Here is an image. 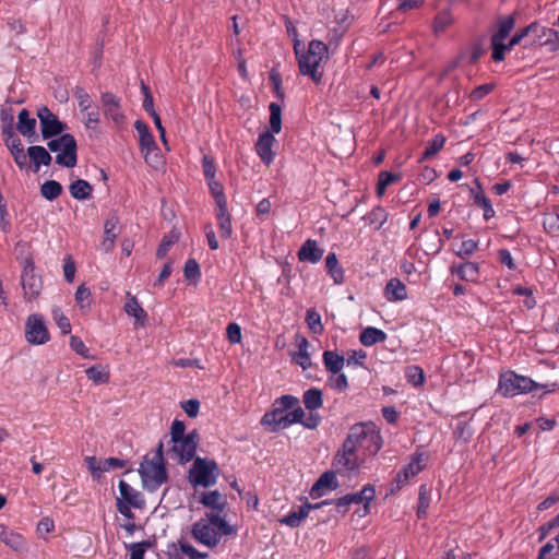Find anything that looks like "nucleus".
Segmentation results:
<instances>
[{"label":"nucleus","mask_w":559,"mask_h":559,"mask_svg":"<svg viewBox=\"0 0 559 559\" xmlns=\"http://www.w3.org/2000/svg\"><path fill=\"white\" fill-rule=\"evenodd\" d=\"M299 404V400L294 395H282L276 399L272 405V408H278L284 413H288V409L294 408Z\"/></svg>","instance_id":"603ef678"},{"label":"nucleus","mask_w":559,"mask_h":559,"mask_svg":"<svg viewBox=\"0 0 559 559\" xmlns=\"http://www.w3.org/2000/svg\"><path fill=\"white\" fill-rule=\"evenodd\" d=\"M261 424L271 432H276L289 427L287 413L278 408H272L270 412H266L261 419Z\"/></svg>","instance_id":"a211bd4d"},{"label":"nucleus","mask_w":559,"mask_h":559,"mask_svg":"<svg viewBox=\"0 0 559 559\" xmlns=\"http://www.w3.org/2000/svg\"><path fill=\"white\" fill-rule=\"evenodd\" d=\"M324 250L313 239H307L298 251L300 262L318 263L323 257Z\"/></svg>","instance_id":"aec40b11"},{"label":"nucleus","mask_w":559,"mask_h":559,"mask_svg":"<svg viewBox=\"0 0 559 559\" xmlns=\"http://www.w3.org/2000/svg\"><path fill=\"white\" fill-rule=\"evenodd\" d=\"M134 129L136 130V132L139 134L140 151L141 152H145L146 150L154 151L155 146H157V144L155 142V139H154L152 132L150 131L148 126L142 120H136L134 122Z\"/></svg>","instance_id":"393cba45"},{"label":"nucleus","mask_w":559,"mask_h":559,"mask_svg":"<svg viewBox=\"0 0 559 559\" xmlns=\"http://www.w3.org/2000/svg\"><path fill=\"white\" fill-rule=\"evenodd\" d=\"M275 142L276 139L274 138V134L270 131H264L259 135L254 145L258 156L265 166H270L274 160L275 152L273 151V146Z\"/></svg>","instance_id":"4468645a"},{"label":"nucleus","mask_w":559,"mask_h":559,"mask_svg":"<svg viewBox=\"0 0 559 559\" xmlns=\"http://www.w3.org/2000/svg\"><path fill=\"white\" fill-rule=\"evenodd\" d=\"M536 28V22L531 23L530 25L519 29L509 40L508 47L510 51L516 45H519L526 36L532 34V32Z\"/></svg>","instance_id":"e2e57ef3"},{"label":"nucleus","mask_w":559,"mask_h":559,"mask_svg":"<svg viewBox=\"0 0 559 559\" xmlns=\"http://www.w3.org/2000/svg\"><path fill=\"white\" fill-rule=\"evenodd\" d=\"M183 275L187 281L197 282L201 277L200 265L194 259H188L185 263Z\"/></svg>","instance_id":"6e6d98bb"},{"label":"nucleus","mask_w":559,"mask_h":559,"mask_svg":"<svg viewBox=\"0 0 559 559\" xmlns=\"http://www.w3.org/2000/svg\"><path fill=\"white\" fill-rule=\"evenodd\" d=\"M515 26L514 15H508L498 20V31L492 35L493 37L506 39Z\"/></svg>","instance_id":"79ce46f5"},{"label":"nucleus","mask_w":559,"mask_h":559,"mask_svg":"<svg viewBox=\"0 0 559 559\" xmlns=\"http://www.w3.org/2000/svg\"><path fill=\"white\" fill-rule=\"evenodd\" d=\"M421 461L423 454H417L411 463L405 465L402 471L397 473L391 490H400L411 478L415 477L423 469Z\"/></svg>","instance_id":"dca6fc26"},{"label":"nucleus","mask_w":559,"mask_h":559,"mask_svg":"<svg viewBox=\"0 0 559 559\" xmlns=\"http://www.w3.org/2000/svg\"><path fill=\"white\" fill-rule=\"evenodd\" d=\"M309 342L301 337L298 343V352L294 355L293 361L299 365L304 370L311 366L310 354L308 353Z\"/></svg>","instance_id":"e433bc0d"},{"label":"nucleus","mask_w":559,"mask_h":559,"mask_svg":"<svg viewBox=\"0 0 559 559\" xmlns=\"http://www.w3.org/2000/svg\"><path fill=\"white\" fill-rule=\"evenodd\" d=\"M445 138L442 134H437L432 140L428 141L419 160L424 162L432 158L443 148Z\"/></svg>","instance_id":"4c0bfd02"},{"label":"nucleus","mask_w":559,"mask_h":559,"mask_svg":"<svg viewBox=\"0 0 559 559\" xmlns=\"http://www.w3.org/2000/svg\"><path fill=\"white\" fill-rule=\"evenodd\" d=\"M140 473L145 487L156 490L167 481V472L163 462V443H159L156 452V460H145L140 466Z\"/></svg>","instance_id":"0eeeda50"},{"label":"nucleus","mask_w":559,"mask_h":559,"mask_svg":"<svg viewBox=\"0 0 559 559\" xmlns=\"http://www.w3.org/2000/svg\"><path fill=\"white\" fill-rule=\"evenodd\" d=\"M356 450L362 449L366 453L374 455L382 447V438L372 423H358L350 427L346 437Z\"/></svg>","instance_id":"20e7f679"},{"label":"nucleus","mask_w":559,"mask_h":559,"mask_svg":"<svg viewBox=\"0 0 559 559\" xmlns=\"http://www.w3.org/2000/svg\"><path fill=\"white\" fill-rule=\"evenodd\" d=\"M179 239V236L178 234L171 231L169 233L168 235H165L163 238H162V241L156 250V257L158 259H163L167 255V253L169 252L170 248L178 241Z\"/></svg>","instance_id":"49530a36"},{"label":"nucleus","mask_w":559,"mask_h":559,"mask_svg":"<svg viewBox=\"0 0 559 559\" xmlns=\"http://www.w3.org/2000/svg\"><path fill=\"white\" fill-rule=\"evenodd\" d=\"M325 269L328 274L332 277L335 285L344 283V270L340 265L337 257L334 252H330L325 258Z\"/></svg>","instance_id":"c756f323"},{"label":"nucleus","mask_w":559,"mask_h":559,"mask_svg":"<svg viewBox=\"0 0 559 559\" xmlns=\"http://www.w3.org/2000/svg\"><path fill=\"white\" fill-rule=\"evenodd\" d=\"M70 194L76 200H86L92 197L93 187L83 179H78L69 187Z\"/></svg>","instance_id":"72a5a7b5"},{"label":"nucleus","mask_w":559,"mask_h":559,"mask_svg":"<svg viewBox=\"0 0 559 559\" xmlns=\"http://www.w3.org/2000/svg\"><path fill=\"white\" fill-rule=\"evenodd\" d=\"M231 20H233V31H234V35L236 36V43H237V47H236L234 44V40L231 39L233 53L237 59L238 71H239L240 75L245 76V59L242 57V49L240 47V43L238 39V35L240 34V28L237 23V15H234L231 17Z\"/></svg>","instance_id":"c9c22d12"},{"label":"nucleus","mask_w":559,"mask_h":559,"mask_svg":"<svg viewBox=\"0 0 559 559\" xmlns=\"http://www.w3.org/2000/svg\"><path fill=\"white\" fill-rule=\"evenodd\" d=\"M219 476V467L214 460L195 457L188 472V481L194 487H212Z\"/></svg>","instance_id":"423d86ee"},{"label":"nucleus","mask_w":559,"mask_h":559,"mask_svg":"<svg viewBox=\"0 0 559 559\" xmlns=\"http://www.w3.org/2000/svg\"><path fill=\"white\" fill-rule=\"evenodd\" d=\"M430 498L427 490L426 485H421L419 488L418 495V507H417V516L418 519H424L427 515V510L429 508Z\"/></svg>","instance_id":"3c124183"},{"label":"nucleus","mask_w":559,"mask_h":559,"mask_svg":"<svg viewBox=\"0 0 559 559\" xmlns=\"http://www.w3.org/2000/svg\"><path fill=\"white\" fill-rule=\"evenodd\" d=\"M333 466H335L338 472H353L358 469L357 450L348 439L344 440L342 449L335 454Z\"/></svg>","instance_id":"9b49d317"},{"label":"nucleus","mask_w":559,"mask_h":559,"mask_svg":"<svg viewBox=\"0 0 559 559\" xmlns=\"http://www.w3.org/2000/svg\"><path fill=\"white\" fill-rule=\"evenodd\" d=\"M201 503L211 509L205 514H216L218 516H223V512L227 504L226 498L217 490L203 493Z\"/></svg>","instance_id":"412c9836"},{"label":"nucleus","mask_w":559,"mask_h":559,"mask_svg":"<svg viewBox=\"0 0 559 559\" xmlns=\"http://www.w3.org/2000/svg\"><path fill=\"white\" fill-rule=\"evenodd\" d=\"M270 110V132L280 133L282 130V107L277 103H271Z\"/></svg>","instance_id":"a19ab883"},{"label":"nucleus","mask_w":559,"mask_h":559,"mask_svg":"<svg viewBox=\"0 0 559 559\" xmlns=\"http://www.w3.org/2000/svg\"><path fill=\"white\" fill-rule=\"evenodd\" d=\"M207 186L210 188V191L215 199L216 207L227 205L226 198L224 194V188L219 181L215 179H207Z\"/></svg>","instance_id":"de8ad7c7"},{"label":"nucleus","mask_w":559,"mask_h":559,"mask_svg":"<svg viewBox=\"0 0 559 559\" xmlns=\"http://www.w3.org/2000/svg\"><path fill=\"white\" fill-rule=\"evenodd\" d=\"M367 219L370 225H374L379 229L386 222L388 213L383 207L377 206L367 215Z\"/></svg>","instance_id":"5fc2aeb1"},{"label":"nucleus","mask_w":559,"mask_h":559,"mask_svg":"<svg viewBox=\"0 0 559 559\" xmlns=\"http://www.w3.org/2000/svg\"><path fill=\"white\" fill-rule=\"evenodd\" d=\"M52 318L56 324L61 330L62 334H69L71 332V323L68 317L61 311L60 308L56 307L52 309Z\"/></svg>","instance_id":"bf43d9fd"},{"label":"nucleus","mask_w":559,"mask_h":559,"mask_svg":"<svg viewBox=\"0 0 559 559\" xmlns=\"http://www.w3.org/2000/svg\"><path fill=\"white\" fill-rule=\"evenodd\" d=\"M506 39L497 38L491 36L490 46L492 49L491 58L496 62H500L504 60L506 52L510 51L508 44L504 43Z\"/></svg>","instance_id":"37998d69"},{"label":"nucleus","mask_w":559,"mask_h":559,"mask_svg":"<svg viewBox=\"0 0 559 559\" xmlns=\"http://www.w3.org/2000/svg\"><path fill=\"white\" fill-rule=\"evenodd\" d=\"M471 193L473 195L474 203L483 209L484 218L488 221L493 217L495 211L490 200L486 197V194L481 190L479 192H475L474 189H471Z\"/></svg>","instance_id":"ea45409f"},{"label":"nucleus","mask_w":559,"mask_h":559,"mask_svg":"<svg viewBox=\"0 0 559 559\" xmlns=\"http://www.w3.org/2000/svg\"><path fill=\"white\" fill-rule=\"evenodd\" d=\"M27 155L29 156L32 163L34 164V171H38L41 165L48 166L51 163V155L48 151L40 145L29 146L27 150Z\"/></svg>","instance_id":"c85d7f7f"},{"label":"nucleus","mask_w":559,"mask_h":559,"mask_svg":"<svg viewBox=\"0 0 559 559\" xmlns=\"http://www.w3.org/2000/svg\"><path fill=\"white\" fill-rule=\"evenodd\" d=\"M16 129L27 139L35 135L36 119L31 117L29 111L25 108H23L17 115Z\"/></svg>","instance_id":"cd10ccee"},{"label":"nucleus","mask_w":559,"mask_h":559,"mask_svg":"<svg viewBox=\"0 0 559 559\" xmlns=\"http://www.w3.org/2000/svg\"><path fill=\"white\" fill-rule=\"evenodd\" d=\"M1 132H10L15 130L14 111L12 108H2L0 111Z\"/></svg>","instance_id":"4d7b16f0"},{"label":"nucleus","mask_w":559,"mask_h":559,"mask_svg":"<svg viewBox=\"0 0 559 559\" xmlns=\"http://www.w3.org/2000/svg\"><path fill=\"white\" fill-rule=\"evenodd\" d=\"M73 95L76 98L79 107L82 112L91 109V107H92L91 96L83 87L76 86L74 88Z\"/></svg>","instance_id":"052dcab7"},{"label":"nucleus","mask_w":559,"mask_h":559,"mask_svg":"<svg viewBox=\"0 0 559 559\" xmlns=\"http://www.w3.org/2000/svg\"><path fill=\"white\" fill-rule=\"evenodd\" d=\"M294 48L300 73L310 76L316 84L321 83L322 72L319 71V66L326 58L328 46L321 40H311L307 52L302 55H299L297 45Z\"/></svg>","instance_id":"7ed1b4c3"},{"label":"nucleus","mask_w":559,"mask_h":559,"mask_svg":"<svg viewBox=\"0 0 559 559\" xmlns=\"http://www.w3.org/2000/svg\"><path fill=\"white\" fill-rule=\"evenodd\" d=\"M493 88H495L493 83H486V84L478 85L471 92L469 98L474 102H478V100L483 99L484 97H486L489 93H491L493 91Z\"/></svg>","instance_id":"338daca9"},{"label":"nucleus","mask_w":559,"mask_h":559,"mask_svg":"<svg viewBox=\"0 0 559 559\" xmlns=\"http://www.w3.org/2000/svg\"><path fill=\"white\" fill-rule=\"evenodd\" d=\"M454 437L463 442H467L473 435L472 427L465 421H459L454 429Z\"/></svg>","instance_id":"0e129e2a"},{"label":"nucleus","mask_w":559,"mask_h":559,"mask_svg":"<svg viewBox=\"0 0 559 559\" xmlns=\"http://www.w3.org/2000/svg\"><path fill=\"white\" fill-rule=\"evenodd\" d=\"M100 102L104 116L112 120L116 126L122 124L124 115L120 106V99L112 93L106 92L102 94Z\"/></svg>","instance_id":"f8f14e48"},{"label":"nucleus","mask_w":559,"mask_h":559,"mask_svg":"<svg viewBox=\"0 0 559 559\" xmlns=\"http://www.w3.org/2000/svg\"><path fill=\"white\" fill-rule=\"evenodd\" d=\"M0 539L5 546L16 552L23 554L28 550L26 538L5 524H0Z\"/></svg>","instance_id":"2eb2a0df"},{"label":"nucleus","mask_w":559,"mask_h":559,"mask_svg":"<svg viewBox=\"0 0 559 559\" xmlns=\"http://www.w3.org/2000/svg\"><path fill=\"white\" fill-rule=\"evenodd\" d=\"M453 23L454 19L451 11L449 9L442 10L433 19L432 31L436 35H440L441 33L445 32Z\"/></svg>","instance_id":"473e14b6"},{"label":"nucleus","mask_w":559,"mask_h":559,"mask_svg":"<svg viewBox=\"0 0 559 559\" xmlns=\"http://www.w3.org/2000/svg\"><path fill=\"white\" fill-rule=\"evenodd\" d=\"M86 377L96 384L106 383L109 380V373L100 366H93L86 370Z\"/></svg>","instance_id":"864d4df0"},{"label":"nucleus","mask_w":559,"mask_h":559,"mask_svg":"<svg viewBox=\"0 0 559 559\" xmlns=\"http://www.w3.org/2000/svg\"><path fill=\"white\" fill-rule=\"evenodd\" d=\"M385 340V332L373 326L364 329L359 335V341L364 346H372L377 343L384 342Z\"/></svg>","instance_id":"7c9ffc66"},{"label":"nucleus","mask_w":559,"mask_h":559,"mask_svg":"<svg viewBox=\"0 0 559 559\" xmlns=\"http://www.w3.org/2000/svg\"><path fill=\"white\" fill-rule=\"evenodd\" d=\"M68 144L56 155V163L60 166L72 168L78 163V145L74 138H66Z\"/></svg>","instance_id":"6ab92c4d"},{"label":"nucleus","mask_w":559,"mask_h":559,"mask_svg":"<svg viewBox=\"0 0 559 559\" xmlns=\"http://www.w3.org/2000/svg\"><path fill=\"white\" fill-rule=\"evenodd\" d=\"M406 377L408 379V382L413 383L414 385H421L425 381L424 371L418 366H409L406 369Z\"/></svg>","instance_id":"69168bd1"},{"label":"nucleus","mask_w":559,"mask_h":559,"mask_svg":"<svg viewBox=\"0 0 559 559\" xmlns=\"http://www.w3.org/2000/svg\"><path fill=\"white\" fill-rule=\"evenodd\" d=\"M337 487L336 475L333 471L324 472L313 484L310 496L313 499L320 498L325 493V489H335Z\"/></svg>","instance_id":"4be33fe9"},{"label":"nucleus","mask_w":559,"mask_h":559,"mask_svg":"<svg viewBox=\"0 0 559 559\" xmlns=\"http://www.w3.org/2000/svg\"><path fill=\"white\" fill-rule=\"evenodd\" d=\"M231 533L233 528L225 521V518L216 514H205V516L197 521L191 528V535L194 540L209 548L216 547L222 536Z\"/></svg>","instance_id":"f03ea898"},{"label":"nucleus","mask_w":559,"mask_h":559,"mask_svg":"<svg viewBox=\"0 0 559 559\" xmlns=\"http://www.w3.org/2000/svg\"><path fill=\"white\" fill-rule=\"evenodd\" d=\"M534 40L532 45L547 47L549 51L559 49V32L549 27L540 26L536 22V28L532 32Z\"/></svg>","instance_id":"ddd939ff"},{"label":"nucleus","mask_w":559,"mask_h":559,"mask_svg":"<svg viewBox=\"0 0 559 559\" xmlns=\"http://www.w3.org/2000/svg\"><path fill=\"white\" fill-rule=\"evenodd\" d=\"M21 285L26 302H33L39 297L43 289V280L41 276L35 272V264L31 258L25 259L23 263Z\"/></svg>","instance_id":"6e6552de"},{"label":"nucleus","mask_w":559,"mask_h":559,"mask_svg":"<svg viewBox=\"0 0 559 559\" xmlns=\"http://www.w3.org/2000/svg\"><path fill=\"white\" fill-rule=\"evenodd\" d=\"M104 234L105 238L103 241V246L106 250H109L114 247L115 239L117 237V234L115 231L116 229V222L112 219H107L104 226Z\"/></svg>","instance_id":"13d9d810"},{"label":"nucleus","mask_w":559,"mask_h":559,"mask_svg":"<svg viewBox=\"0 0 559 559\" xmlns=\"http://www.w3.org/2000/svg\"><path fill=\"white\" fill-rule=\"evenodd\" d=\"M384 295L389 301H402L407 298V289L402 281L394 277L386 283Z\"/></svg>","instance_id":"bb28decb"},{"label":"nucleus","mask_w":559,"mask_h":559,"mask_svg":"<svg viewBox=\"0 0 559 559\" xmlns=\"http://www.w3.org/2000/svg\"><path fill=\"white\" fill-rule=\"evenodd\" d=\"M25 338L32 345H43L50 340L44 317L39 313L29 314L25 322Z\"/></svg>","instance_id":"1a4fd4ad"},{"label":"nucleus","mask_w":559,"mask_h":559,"mask_svg":"<svg viewBox=\"0 0 559 559\" xmlns=\"http://www.w3.org/2000/svg\"><path fill=\"white\" fill-rule=\"evenodd\" d=\"M302 402L305 407L310 411H317L323 405V394L320 389L311 388L304 392Z\"/></svg>","instance_id":"2f4dec72"},{"label":"nucleus","mask_w":559,"mask_h":559,"mask_svg":"<svg viewBox=\"0 0 559 559\" xmlns=\"http://www.w3.org/2000/svg\"><path fill=\"white\" fill-rule=\"evenodd\" d=\"M451 273L456 274L462 281L476 283L479 278V265L471 261L453 264Z\"/></svg>","instance_id":"5701e85b"},{"label":"nucleus","mask_w":559,"mask_h":559,"mask_svg":"<svg viewBox=\"0 0 559 559\" xmlns=\"http://www.w3.org/2000/svg\"><path fill=\"white\" fill-rule=\"evenodd\" d=\"M400 176L396 174H392L390 171H381L379 174L378 183H377V194L382 197L388 186L397 181Z\"/></svg>","instance_id":"09e8293b"},{"label":"nucleus","mask_w":559,"mask_h":559,"mask_svg":"<svg viewBox=\"0 0 559 559\" xmlns=\"http://www.w3.org/2000/svg\"><path fill=\"white\" fill-rule=\"evenodd\" d=\"M62 192V186L56 180H48L44 182L40 187L41 195L49 200H56Z\"/></svg>","instance_id":"c03bdc74"},{"label":"nucleus","mask_w":559,"mask_h":559,"mask_svg":"<svg viewBox=\"0 0 559 559\" xmlns=\"http://www.w3.org/2000/svg\"><path fill=\"white\" fill-rule=\"evenodd\" d=\"M119 491L121 499L124 503H128L132 508H142L144 501L141 493L130 486L126 480L119 481Z\"/></svg>","instance_id":"a878e982"},{"label":"nucleus","mask_w":559,"mask_h":559,"mask_svg":"<svg viewBox=\"0 0 559 559\" xmlns=\"http://www.w3.org/2000/svg\"><path fill=\"white\" fill-rule=\"evenodd\" d=\"M123 310L128 316L135 319L136 324L144 326L147 319V312L139 304L136 297L130 293H127V301L123 306Z\"/></svg>","instance_id":"b1692460"},{"label":"nucleus","mask_w":559,"mask_h":559,"mask_svg":"<svg viewBox=\"0 0 559 559\" xmlns=\"http://www.w3.org/2000/svg\"><path fill=\"white\" fill-rule=\"evenodd\" d=\"M75 301L81 310H88L91 308L92 293L85 284H81L78 287L75 292Z\"/></svg>","instance_id":"a18cd8bd"},{"label":"nucleus","mask_w":559,"mask_h":559,"mask_svg":"<svg viewBox=\"0 0 559 559\" xmlns=\"http://www.w3.org/2000/svg\"><path fill=\"white\" fill-rule=\"evenodd\" d=\"M185 431V423L175 419L170 427L171 448L168 450V456L178 464L193 460L199 444V433L195 429L187 435Z\"/></svg>","instance_id":"f257e3e1"},{"label":"nucleus","mask_w":559,"mask_h":559,"mask_svg":"<svg viewBox=\"0 0 559 559\" xmlns=\"http://www.w3.org/2000/svg\"><path fill=\"white\" fill-rule=\"evenodd\" d=\"M147 165L154 168H158L164 164V157L160 154L158 146H155L154 151L146 150L145 152H141Z\"/></svg>","instance_id":"680f3d73"},{"label":"nucleus","mask_w":559,"mask_h":559,"mask_svg":"<svg viewBox=\"0 0 559 559\" xmlns=\"http://www.w3.org/2000/svg\"><path fill=\"white\" fill-rule=\"evenodd\" d=\"M216 218L218 221L221 236L228 238L231 235V223L227 213V205L216 207Z\"/></svg>","instance_id":"58836bf2"},{"label":"nucleus","mask_w":559,"mask_h":559,"mask_svg":"<svg viewBox=\"0 0 559 559\" xmlns=\"http://www.w3.org/2000/svg\"><path fill=\"white\" fill-rule=\"evenodd\" d=\"M323 362L328 371L338 373L344 367V356L333 350H325L323 353Z\"/></svg>","instance_id":"f704fd0d"},{"label":"nucleus","mask_w":559,"mask_h":559,"mask_svg":"<svg viewBox=\"0 0 559 559\" xmlns=\"http://www.w3.org/2000/svg\"><path fill=\"white\" fill-rule=\"evenodd\" d=\"M306 322L312 333L321 334L323 332L321 316L314 309L307 310Z\"/></svg>","instance_id":"8fccbe9b"},{"label":"nucleus","mask_w":559,"mask_h":559,"mask_svg":"<svg viewBox=\"0 0 559 559\" xmlns=\"http://www.w3.org/2000/svg\"><path fill=\"white\" fill-rule=\"evenodd\" d=\"M37 117L39 119L41 135L44 139H51L62 134L67 126L46 106L38 108Z\"/></svg>","instance_id":"9d476101"},{"label":"nucleus","mask_w":559,"mask_h":559,"mask_svg":"<svg viewBox=\"0 0 559 559\" xmlns=\"http://www.w3.org/2000/svg\"><path fill=\"white\" fill-rule=\"evenodd\" d=\"M332 502L334 501L324 500L316 504L306 503L305 506L299 507L298 510H292L286 516L282 518L280 522L293 528L298 527L302 520L308 516L310 510L318 509L325 504H331Z\"/></svg>","instance_id":"f3484780"},{"label":"nucleus","mask_w":559,"mask_h":559,"mask_svg":"<svg viewBox=\"0 0 559 559\" xmlns=\"http://www.w3.org/2000/svg\"><path fill=\"white\" fill-rule=\"evenodd\" d=\"M538 388H543L547 392H555L558 385L557 383L538 384L531 378L519 376L514 372H508L500 377L498 391L503 396H514L521 393L532 392Z\"/></svg>","instance_id":"39448f33"},{"label":"nucleus","mask_w":559,"mask_h":559,"mask_svg":"<svg viewBox=\"0 0 559 559\" xmlns=\"http://www.w3.org/2000/svg\"><path fill=\"white\" fill-rule=\"evenodd\" d=\"M477 248H478L477 241H475L473 239L464 240L461 243L460 249L455 252V254L460 258L468 257V255L473 254L477 250Z\"/></svg>","instance_id":"774afa93"}]
</instances>
